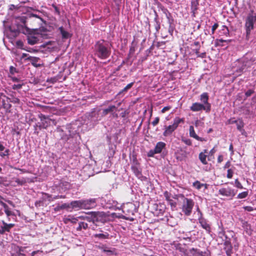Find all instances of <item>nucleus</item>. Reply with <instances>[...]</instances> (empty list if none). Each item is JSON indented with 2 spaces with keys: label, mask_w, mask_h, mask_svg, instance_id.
I'll return each instance as SVG.
<instances>
[{
  "label": "nucleus",
  "mask_w": 256,
  "mask_h": 256,
  "mask_svg": "<svg viewBox=\"0 0 256 256\" xmlns=\"http://www.w3.org/2000/svg\"><path fill=\"white\" fill-rule=\"evenodd\" d=\"M94 54L102 60H106L111 54V48L108 42L104 40L98 41L94 44Z\"/></svg>",
  "instance_id": "f257e3e1"
},
{
  "label": "nucleus",
  "mask_w": 256,
  "mask_h": 256,
  "mask_svg": "<svg viewBox=\"0 0 256 256\" xmlns=\"http://www.w3.org/2000/svg\"><path fill=\"white\" fill-rule=\"evenodd\" d=\"M182 200V211L186 216H189L192 212L194 202L193 200L185 198L183 194H180Z\"/></svg>",
  "instance_id": "f03ea898"
},
{
  "label": "nucleus",
  "mask_w": 256,
  "mask_h": 256,
  "mask_svg": "<svg viewBox=\"0 0 256 256\" xmlns=\"http://www.w3.org/2000/svg\"><path fill=\"white\" fill-rule=\"evenodd\" d=\"M256 22V14L254 12L253 10L248 14L245 22V28L246 34V38L248 39L252 30L254 29V23Z\"/></svg>",
  "instance_id": "7ed1b4c3"
},
{
  "label": "nucleus",
  "mask_w": 256,
  "mask_h": 256,
  "mask_svg": "<svg viewBox=\"0 0 256 256\" xmlns=\"http://www.w3.org/2000/svg\"><path fill=\"white\" fill-rule=\"evenodd\" d=\"M38 28H30L28 27H26L22 30V33L27 35L28 43L30 45H34L38 43L40 40L39 38L37 36L34 35Z\"/></svg>",
  "instance_id": "20e7f679"
},
{
  "label": "nucleus",
  "mask_w": 256,
  "mask_h": 256,
  "mask_svg": "<svg viewBox=\"0 0 256 256\" xmlns=\"http://www.w3.org/2000/svg\"><path fill=\"white\" fill-rule=\"evenodd\" d=\"M38 118L40 119L41 122L39 126L36 124L35 127L38 126L40 130L42 128L46 129L52 124L54 126L56 124V122L55 120L51 119L49 116H45L42 114H40L38 115Z\"/></svg>",
  "instance_id": "39448f33"
},
{
  "label": "nucleus",
  "mask_w": 256,
  "mask_h": 256,
  "mask_svg": "<svg viewBox=\"0 0 256 256\" xmlns=\"http://www.w3.org/2000/svg\"><path fill=\"white\" fill-rule=\"evenodd\" d=\"M92 220H90V218L86 216L85 218L89 222H92L96 226H98L99 222L104 223L106 221V216L104 212H92Z\"/></svg>",
  "instance_id": "423d86ee"
},
{
  "label": "nucleus",
  "mask_w": 256,
  "mask_h": 256,
  "mask_svg": "<svg viewBox=\"0 0 256 256\" xmlns=\"http://www.w3.org/2000/svg\"><path fill=\"white\" fill-rule=\"evenodd\" d=\"M236 193V190L229 186L222 188L218 190L220 194L229 198L230 199H232L235 196Z\"/></svg>",
  "instance_id": "0eeeda50"
},
{
  "label": "nucleus",
  "mask_w": 256,
  "mask_h": 256,
  "mask_svg": "<svg viewBox=\"0 0 256 256\" xmlns=\"http://www.w3.org/2000/svg\"><path fill=\"white\" fill-rule=\"evenodd\" d=\"M256 60L254 58L253 54L252 52H247L242 58L240 59V62H242L247 68H250Z\"/></svg>",
  "instance_id": "6e6552de"
},
{
  "label": "nucleus",
  "mask_w": 256,
  "mask_h": 256,
  "mask_svg": "<svg viewBox=\"0 0 256 256\" xmlns=\"http://www.w3.org/2000/svg\"><path fill=\"white\" fill-rule=\"evenodd\" d=\"M248 68L242 62H240V59L234 62V66H233L234 74L237 76H240L244 72V70Z\"/></svg>",
  "instance_id": "1a4fd4ad"
},
{
  "label": "nucleus",
  "mask_w": 256,
  "mask_h": 256,
  "mask_svg": "<svg viewBox=\"0 0 256 256\" xmlns=\"http://www.w3.org/2000/svg\"><path fill=\"white\" fill-rule=\"evenodd\" d=\"M0 106L4 108L6 112H10L12 107L10 98L2 92H0Z\"/></svg>",
  "instance_id": "9d476101"
},
{
  "label": "nucleus",
  "mask_w": 256,
  "mask_h": 256,
  "mask_svg": "<svg viewBox=\"0 0 256 256\" xmlns=\"http://www.w3.org/2000/svg\"><path fill=\"white\" fill-rule=\"evenodd\" d=\"M198 210L200 214V216L198 218L199 224H200L202 228L205 230L206 232L210 234L211 232L210 224H208V221L203 217V214L198 208Z\"/></svg>",
  "instance_id": "9b49d317"
},
{
  "label": "nucleus",
  "mask_w": 256,
  "mask_h": 256,
  "mask_svg": "<svg viewBox=\"0 0 256 256\" xmlns=\"http://www.w3.org/2000/svg\"><path fill=\"white\" fill-rule=\"evenodd\" d=\"M83 209L89 210L96 206V199L94 198L82 200Z\"/></svg>",
  "instance_id": "f8f14e48"
},
{
  "label": "nucleus",
  "mask_w": 256,
  "mask_h": 256,
  "mask_svg": "<svg viewBox=\"0 0 256 256\" xmlns=\"http://www.w3.org/2000/svg\"><path fill=\"white\" fill-rule=\"evenodd\" d=\"M98 249L104 252L107 256L116 255V252L115 248H108L106 245L102 244L98 246Z\"/></svg>",
  "instance_id": "ddd939ff"
},
{
  "label": "nucleus",
  "mask_w": 256,
  "mask_h": 256,
  "mask_svg": "<svg viewBox=\"0 0 256 256\" xmlns=\"http://www.w3.org/2000/svg\"><path fill=\"white\" fill-rule=\"evenodd\" d=\"M26 60L30 62L32 65L36 68L41 67L43 66V64L40 58L30 56Z\"/></svg>",
  "instance_id": "4468645a"
},
{
  "label": "nucleus",
  "mask_w": 256,
  "mask_h": 256,
  "mask_svg": "<svg viewBox=\"0 0 256 256\" xmlns=\"http://www.w3.org/2000/svg\"><path fill=\"white\" fill-rule=\"evenodd\" d=\"M26 18L24 16H18L16 18V22L20 23L18 24V29L19 31L22 32V30L24 28L28 27L26 25Z\"/></svg>",
  "instance_id": "2eb2a0df"
},
{
  "label": "nucleus",
  "mask_w": 256,
  "mask_h": 256,
  "mask_svg": "<svg viewBox=\"0 0 256 256\" xmlns=\"http://www.w3.org/2000/svg\"><path fill=\"white\" fill-rule=\"evenodd\" d=\"M218 238L221 240L222 243L226 242V240H231L230 238L226 234L223 226L219 228V231L218 232Z\"/></svg>",
  "instance_id": "dca6fc26"
},
{
  "label": "nucleus",
  "mask_w": 256,
  "mask_h": 256,
  "mask_svg": "<svg viewBox=\"0 0 256 256\" xmlns=\"http://www.w3.org/2000/svg\"><path fill=\"white\" fill-rule=\"evenodd\" d=\"M200 0H192L190 4V10L192 14V16L193 18L196 16L198 12L197 10L198 8Z\"/></svg>",
  "instance_id": "f3484780"
},
{
  "label": "nucleus",
  "mask_w": 256,
  "mask_h": 256,
  "mask_svg": "<svg viewBox=\"0 0 256 256\" xmlns=\"http://www.w3.org/2000/svg\"><path fill=\"white\" fill-rule=\"evenodd\" d=\"M232 246L231 243V240H226L224 242V250L227 256H231L232 252Z\"/></svg>",
  "instance_id": "a211bd4d"
},
{
  "label": "nucleus",
  "mask_w": 256,
  "mask_h": 256,
  "mask_svg": "<svg viewBox=\"0 0 256 256\" xmlns=\"http://www.w3.org/2000/svg\"><path fill=\"white\" fill-rule=\"evenodd\" d=\"M209 96L207 92H203L200 96V100L204 103V104L206 105V111H210V104L208 103Z\"/></svg>",
  "instance_id": "6ab92c4d"
},
{
  "label": "nucleus",
  "mask_w": 256,
  "mask_h": 256,
  "mask_svg": "<svg viewBox=\"0 0 256 256\" xmlns=\"http://www.w3.org/2000/svg\"><path fill=\"white\" fill-rule=\"evenodd\" d=\"M2 222L4 226H2L0 229V234H4L6 232H10V229L14 226V224H8L4 220H2Z\"/></svg>",
  "instance_id": "aec40b11"
},
{
  "label": "nucleus",
  "mask_w": 256,
  "mask_h": 256,
  "mask_svg": "<svg viewBox=\"0 0 256 256\" xmlns=\"http://www.w3.org/2000/svg\"><path fill=\"white\" fill-rule=\"evenodd\" d=\"M118 110V107L114 105H110L107 108L103 109L102 116H105L108 114H112L113 112H116Z\"/></svg>",
  "instance_id": "412c9836"
},
{
  "label": "nucleus",
  "mask_w": 256,
  "mask_h": 256,
  "mask_svg": "<svg viewBox=\"0 0 256 256\" xmlns=\"http://www.w3.org/2000/svg\"><path fill=\"white\" fill-rule=\"evenodd\" d=\"M190 110L192 112H198L202 110H206V108L203 104L194 102L190 107Z\"/></svg>",
  "instance_id": "4be33fe9"
},
{
  "label": "nucleus",
  "mask_w": 256,
  "mask_h": 256,
  "mask_svg": "<svg viewBox=\"0 0 256 256\" xmlns=\"http://www.w3.org/2000/svg\"><path fill=\"white\" fill-rule=\"evenodd\" d=\"M164 198H166V200L168 202L169 204L170 205L171 208H176V202L170 198V193L168 192V191H166L164 193Z\"/></svg>",
  "instance_id": "5701e85b"
},
{
  "label": "nucleus",
  "mask_w": 256,
  "mask_h": 256,
  "mask_svg": "<svg viewBox=\"0 0 256 256\" xmlns=\"http://www.w3.org/2000/svg\"><path fill=\"white\" fill-rule=\"evenodd\" d=\"M190 136L196 140H197L203 142L206 140L198 136L195 132L194 128L192 126H190L189 128Z\"/></svg>",
  "instance_id": "b1692460"
},
{
  "label": "nucleus",
  "mask_w": 256,
  "mask_h": 256,
  "mask_svg": "<svg viewBox=\"0 0 256 256\" xmlns=\"http://www.w3.org/2000/svg\"><path fill=\"white\" fill-rule=\"evenodd\" d=\"M70 206L73 209H83L82 200H73L70 202Z\"/></svg>",
  "instance_id": "393cba45"
},
{
  "label": "nucleus",
  "mask_w": 256,
  "mask_h": 256,
  "mask_svg": "<svg viewBox=\"0 0 256 256\" xmlns=\"http://www.w3.org/2000/svg\"><path fill=\"white\" fill-rule=\"evenodd\" d=\"M166 146V144L164 142H158L154 150V152L155 154H160L162 152L163 148H164Z\"/></svg>",
  "instance_id": "a878e982"
},
{
  "label": "nucleus",
  "mask_w": 256,
  "mask_h": 256,
  "mask_svg": "<svg viewBox=\"0 0 256 256\" xmlns=\"http://www.w3.org/2000/svg\"><path fill=\"white\" fill-rule=\"evenodd\" d=\"M208 153L207 150H204L203 152H200L198 155V158L203 164H207L208 162L206 160V158L208 156L206 154Z\"/></svg>",
  "instance_id": "bb28decb"
},
{
  "label": "nucleus",
  "mask_w": 256,
  "mask_h": 256,
  "mask_svg": "<svg viewBox=\"0 0 256 256\" xmlns=\"http://www.w3.org/2000/svg\"><path fill=\"white\" fill-rule=\"evenodd\" d=\"M176 128L172 125H170L168 126H166L165 130L163 132V135L164 136H168L172 134Z\"/></svg>",
  "instance_id": "cd10ccee"
},
{
  "label": "nucleus",
  "mask_w": 256,
  "mask_h": 256,
  "mask_svg": "<svg viewBox=\"0 0 256 256\" xmlns=\"http://www.w3.org/2000/svg\"><path fill=\"white\" fill-rule=\"evenodd\" d=\"M0 204L4 207V211L8 216L14 215V212L10 210V208L6 203L0 200Z\"/></svg>",
  "instance_id": "c85d7f7f"
},
{
  "label": "nucleus",
  "mask_w": 256,
  "mask_h": 256,
  "mask_svg": "<svg viewBox=\"0 0 256 256\" xmlns=\"http://www.w3.org/2000/svg\"><path fill=\"white\" fill-rule=\"evenodd\" d=\"M242 226L244 229L246 233L248 235H250L252 234V230H251L250 225L248 224L247 222L242 220Z\"/></svg>",
  "instance_id": "c756f323"
},
{
  "label": "nucleus",
  "mask_w": 256,
  "mask_h": 256,
  "mask_svg": "<svg viewBox=\"0 0 256 256\" xmlns=\"http://www.w3.org/2000/svg\"><path fill=\"white\" fill-rule=\"evenodd\" d=\"M154 27L156 30L155 34L158 33L159 30L160 28V24L158 20V16L156 14L155 18H154Z\"/></svg>",
  "instance_id": "7c9ffc66"
},
{
  "label": "nucleus",
  "mask_w": 256,
  "mask_h": 256,
  "mask_svg": "<svg viewBox=\"0 0 256 256\" xmlns=\"http://www.w3.org/2000/svg\"><path fill=\"white\" fill-rule=\"evenodd\" d=\"M138 166H132L131 169L136 177L140 178L142 176V173Z\"/></svg>",
  "instance_id": "2f4dec72"
},
{
  "label": "nucleus",
  "mask_w": 256,
  "mask_h": 256,
  "mask_svg": "<svg viewBox=\"0 0 256 256\" xmlns=\"http://www.w3.org/2000/svg\"><path fill=\"white\" fill-rule=\"evenodd\" d=\"M220 36H230V32L228 28L226 26H222L221 29L219 30Z\"/></svg>",
  "instance_id": "473e14b6"
},
{
  "label": "nucleus",
  "mask_w": 256,
  "mask_h": 256,
  "mask_svg": "<svg viewBox=\"0 0 256 256\" xmlns=\"http://www.w3.org/2000/svg\"><path fill=\"white\" fill-rule=\"evenodd\" d=\"M168 32L171 36H172L173 34L174 30L175 29L174 20H172V22L168 21Z\"/></svg>",
  "instance_id": "72a5a7b5"
},
{
  "label": "nucleus",
  "mask_w": 256,
  "mask_h": 256,
  "mask_svg": "<svg viewBox=\"0 0 256 256\" xmlns=\"http://www.w3.org/2000/svg\"><path fill=\"white\" fill-rule=\"evenodd\" d=\"M192 186L198 190H200L202 186H204L205 188H208L207 184L200 183L198 180L194 182L192 184Z\"/></svg>",
  "instance_id": "f704fd0d"
},
{
  "label": "nucleus",
  "mask_w": 256,
  "mask_h": 256,
  "mask_svg": "<svg viewBox=\"0 0 256 256\" xmlns=\"http://www.w3.org/2000/svg\"><path fill=\"white\" fill-rule=\"evenodd\" d=\"M184 118H180L179 117H176L174 120V122L172 124L176 128L178 127V125L180 123H184Z\"/></svg>",
  "instance_id": "c9c22d12"
},
{
  "label": "nucleus",
  "mask_w": 256,
  "mask_h": 256,
  "mask_svg": "<svg viewBox=\"0 0 256 256\" xmlns=\"http://www.w3.org/2000/svg\"><path fill=\"white\" fill-rule=\"evenodd\" d=\"M58 30H60L62 36V38L64 39L68 38L70 37V34L64 30L62 26H60L58 28Z\"/></svg>",
  "instance_id": "e433bc0d"
},
{
  "label": "nucleus",
  "mask_w": 256,
  "mask_h": 256,
  "mask_svg": "<svg viewBox=\"0 0 256 256\" xmlns=\"http://www.w3.org/2000/svg\"><path fill=\"white\" fill-rule=\"evenodd\" d=\"M190 252L192 256H200L202 254V251H200L199 249L194 248L190 249Z\"/></svg>",
  "instance_id": "4c0bfd02"
},
{
  "label": "nucleus",
  "mask_w": 256,
  "mask_h": 256,
  "mask_svg": "<svg viewBox=\"0 0 256 256\" xmlns=\"http://www.w3.org/2000/svg\"><path fill=\"white\" fill-rule=\"evenodd\" d=\"M236 124L237 129L240 132H242V131H244V130L243 129V128L244 126V122L242 118H239L238 120V122Z\"/></svg>",
  "instance_id": "58836bf2"
},
{
  "label": "nucleus",
  "mask_w": 256,
  "mask_h": 256,
  "mask_svg": "<svg viewBox=\"0 0 256 256\" xmlns=\"http://www.w3.org/2000/svg\"><path fill=\"white\" fill-rule=\"evenodd\" d=\"M109 234L106 232L104 234H94V236L96 238L104 240L109 238Z\"/></svg>",
  "instance_id": "ea45409f"
},
{
  "label": "nucleus",
  "mask_w": 256,
  "mask_h": 256,
  "mask_svg": "<svg viewBox=\"0 0 256 256\" xmlns=\"http://www.w3.org/2000/svg\"><path fill=\"white\" fill-rule=\"evenodd\" d=\"M232 41L231 40H224L223 39H216V46H222L224 45L222 44V43L225 42H230Z\"/></svg>",
  "instance_id": "a19ab883"
},
{
  "label": "nucleus",
  "mask_w": 256,
  "mask_h": 256,
  "mask_svg": "<svg viewBox=\"0 0 256 256\" xmlns=\"http://www.w3.org/2000/svg\"><path fill=\"white\" fill-rule=\"evenodd\" d=\"M88 228V224L84 222H80L78 224V226L77 228V230H81L82 228L86 230Z\"/></svg>",
  "instance_id": "79ce46f5"
},
{
  "label": "nucleus",
  "mask_w": 256,
  "mask_h": 256,
  "mask_svg": "<svg viewBox=\"0 0 256 256\" xmlns=\"http://www.w3.org/2000/svg\"><path fill=\"white\" fill-rule=\"evenodd\" d=\"M134 85V82L128 84L126 87H124L122 90H121L118 94V95H120L123 92H126L128 90H130Z\"/></svg>",
  "instance_id": "37998d69"
},
{
  "label": "nucleus",
  "mask_w": 256,
  "mask_h": 256,
  "mask_svg": "<svg viewBox=\"0 0 256 256\" xmlns=\"http://www.w3.org/2000/svg\"><path fill=\"white\" fill-rule=\"evenodd\" d=\"M196 46V48L194 50L196 54H198L200 52L199 50L200 48V43L199 42H194L193 44Z\"/></svg>",
  "instance_id": "c03bdc74"
},
{
  "label": "nucleus",
  "mask_w": 256,
  "mask_h": 256,
  "mask_svg": "<svg viewBox=\"0 0 256 256\" xmlns=\"http://www.w3.org/2000/svg\"><path fill=\"white\" fill-rule=\"evenodd\" d=\"M248 191L243 192H242L240 193L238 195L237 198H239V199L244 198L248 196Z\"/></svg>",
  "instance_id": "a18cd8bd"
},
{
  "label": "nucleus",
  "mask_w": 256,
  "mask_h": 256,
  "mask_svg": "<svg viewBox=\"0 0 256 256\" xmlns=\"http://www.w3.org/2000/svg\"><path fill=\"white\" fill-rule=\"evenodd\" d=\"M164 13L166 14V18H167V21H172L174 20L171 14L167 10H165L164 11Z\"/></svg>",
  "instance_id": "49530a36"
},
{
  "label": "nucleus",
  "mask_w": 256,
  "mask_h": 256,
  "mask_svg": "<svg viewBox=\"0 0 256 256\" xmlns=\"http://www.w3.org/2000/svg\"><path fill=\"white\" fill-rule=\"evenodd\" d=\"M132 166H140V163L137 160L136 156L135 154H133L132 156Z\"/></svg>",
  "instance_id": "de8ad7c7"
},
{
  "label": "nucleus",
  "mask_w": 256,
  "mask_h": 256,
  "mask_svg": "<svg viewBox=\"0 0 256 256\" xmlns=\"http://www.w3.org/2000/svg\"><path fill=\"white\" fill-rule=\"evenodd\" d=\"M69 216L70 217V216ZM78 218H85V217L80 216V217H78ZM68 221L70 222H71L74 223V224H76L77 222V221L78 220V218H74V216H70V218H68Z\"/></svg>",
  "instance_id": "09e8293b"
},
{
  "label": "nucleus",
  "mask_w": 256,
  "mask_h": 256,
  "mask_svg": "<svg viewBox=\"0 0 256 256\" xmlns=\"http://www.w3.org/2000/svg\"><path fill=\"white\" fill-rule=\"evenodd\" d=\"M165 44V42H158L156 43V46L158 48L164 49L166 48Z\"/></svg>",
  "instance_id": "8fccbe9b"
},
{
  "label": "nucleus",
  "mask_w": 256,
  "mask_h": 256,
  "mask_svg": "<svg viewBox=\"0 0 256 256\" xmlns=\"http://www.w3.org/2000/svg\"><path fill=\"white\" fill-rule=\"evenodd\" d=\"M52 6L54 10L55 14H56L58 16H60V8L54 4H52Z\"/></svg>",
  "instance_id": "3c124183"
},
{
  "label": "nucleus",
  "mask_w": 256,
  "mask_h": 256,
  "mask_svg": "<svg viewBox=\"0 0 256 256\" xmlns=\"http://www.w3.org/2000/svg\"><path fill=\"white\" fill-rule=\"evenodd\" d=\"M24 85V84H14L12 86V88L14 90H20L22 88V86Z\"/></svg>",
  "instance_id": "603ef678"
},
{
  "label": "nucleus",
  "mask_w": 256,
  "mask_h": 256,
  "mask_svg": "<svg viewBox=\"0 0 256 256\" xmlns=\"http://www.w3.org/2000/svg\"><path fill=\"white\" fill-rule=\"evenodd\" d=\"M234 182H235V186L237 188H240V189H242L244 188L243 186H242L241 183L239 182V180L238 178L235 180Z\"/></svg>",
  "instance_id": "864d4df0"
},
{
  "label": "nucleus",
  "mask_w": 256,
  "mask_h": 256,
  "mask_svg": "<svg viewBox=\"0 0 256 256\" xmlns=\"http://www.w3.org/2000/svg\"><path fill=\"white\" fill-rule=\"evenodd\" d=\"M233 174H234L233 170L231 168L228 169V172H227L226 177L228 178H232L233 176Z\"/></svg>",
  "instance_id": "5fc2aeb1"
},
{
  "label": "nucleus",
  "mask_w": 256,
  "mask_h": 256,
  "mask_svg": "<svg viewBox=\"0 0 256 256\" xmlns=\"http://www.w3.org/2000/svg\"><path fill=\"white\" fill-rule=\"evenodd\" d=\"M254 93V90H248L245 92V96L246 98H248L251 96Z\"/></svg>",
  "instance_id": "6e6d98bb"
},
{
  "label": "nucleus",
  "mask_w": 256,
  "mask_h": 256,
  "mask_svg": "<svg viewBox=\"0 0 256 256\" xmlns=\"http://www.w3.org/2000/svg\"><path fill=\"white\" fill-rule=\"evenodd\" d=\"M70 208V204H69L64 203L62 204L61 206H60V210L68 209Z\"/></svg>",
  "instance_id": "4d7b16f0"
},
{
  "label": "nucleus",
  "mask_w": 256,
  "mask_h": 256,
  "mask_svg": "<svg viewBox=\"0 0 256 256\" xmlns=\"http://www.w3.org/2000/svg\"><path fill=\"white\" fill-rule=\"evenodd\" d=\"M218 27V23H215L212 26V34H214L216 30Z\"/></svg>",
  "instance_id": "13d9d810"
},
{
  "label": "nucleus",
  "mask_w": 256,
  "mask_h": 256,
  "mask_svg": "<svg viewBox=\"0 0 256 256\" xmlns=\"http://www.w3.org/2000/svg\"><path fill=\"white\" fill-rule=\"evenodd\" d=\"M182 141L188 146H192V140L189 138L182 139Z\"/></svg>",
  "instance_id": "bf43d9fd"
},
{
  "label": "nucleus",
  "mask_w": 256,
  "mask_h": 256,
  "mask_svg": "<svg viewBox=\"0 0 256 256\" xmlns=\"http://www.w3.org/2000/svg\"><path fill=\"white\" fill-rule=\"evenodd\" d=\"M16 46L21 48V49H23V50H25V48H23V46H24V43L21 40H18L16 42Z\"/></svg>",
  "instance_id": "052dcab7"
},
{
  "label": "nucleus",
  "mask_w": 256,
  "mask_h": 256,
  "mask_svg": "<svg viewBox=\"0 0 256 256\" xmlns=\"http://www.w3.org/2000/svg\"><path fill=\"white\" fill-rule=\"evenodd\" d=\"M10 102L14 104H19L20 103V100L17 98L14 97L11 100H10Z\"/></svg>",
  "instance_id": "680f3d73"
},
{
  "label": "nucleus",
  "mask_w": 256,
  "mask_h": 256,
  "mask_svg": "<svg viewBox=\"0 0 256 256\" xmlns=\"http://www.w3.org/2000/svg\"><path fill=\"white\" fill-rule=\"evenodd\" d=\"M160 122V118L159 117H156L154 120L152 122V124L154 126H156Z\"/></svg>",
  "instance_id": "e2e57ef3"
},
{
  "label": "nucleus",
  "mask_w": 256,
  "mask_h": 256,
  "mask_svg": "<svg viewBox=\"0 0 256 256\" xmlns=\"http://www.w3.org/2000/svg\"><path fill=\"white\" fill-rule=\"evenodd\" d=\"M243 208L248 212H252L254 210V208L251 206H245L243 207Z\"/></svg>",
  "instance_id": "0e129e2a"
},
{
  "label": "nucleus",
  "mask_w": 256,
  "mask_h": 256,
  "mask_svg": "<svg viewBox=\"0 0 256 256\" xmlns=\"http://www.w3.org/2000/svg\"><path fill=\"white\" fill-rule=\"evenodd\" d=\"M238 122V120H235L234 118H231L228 121V124H236Z\"/></svg>",
  "instance_id": "69168bd1"
},
{
  "label": "nucleus",
  "mask_w": 256,
  "mask_h": 256,
  "mask_svg": "<svg viewBox=\"0 0 256 256\" xmlns=\"http://www.w3.org/2000/svg\"><path fill=\"white\" fill-rule=\"evenodd\" d=\"M10 72L11 74H14L15 72H17L16 69L12 66L10 68Z\"/></svg>",
  "instance_id": "338daca9"
},
{
  "label": "nucleus",
  "mask_w": 256,
  "mask_h": 256,
  "mask_svg": "<svg viewBox=\"0 0 256 256\" xmlns=\"http://www.w3.org/2000/svg\"><path fill=\"white\" fill-rule=\"evenodd\" d=\"M200 256H211L210 252L208 250L202 252V254Z\"/></svg>",
  "instance_id": "774afa93"
}]
</instances>
